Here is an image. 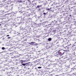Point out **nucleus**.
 I'll use <instances>...</instances> for the list:
<instances>
[{"label": "nucleus", "instance_id": "obj_1", "mask_svg": "<svg viewBox=\"0 0 76 76\" xmlns=\"http://www.w3.org/2000/svg\"><path fill=\"white\" fill-rule=\"evenodd\" d=\"M60 51H61V50H59L57 52H56L57 56L58 55V56H61V53H60Z\"/></svg>", "mask_w": 76, "mask_h": 76}, {"label": "nucleus", "instance_id": "obj_2", "mask_svg": "<svg viewBox=\"0 0 76 76\" xmlns=\"http://www.w3.org/2000/svg\"><path fill=\"white\" fill-rule=\"evenodd\" d=\"M35 43V42H31L30 43H29V44H30L31 45H36V44H34Z\"/></svg>", "mask_w": 76, "mask_h": 76}, {"label": "nucleus", "instance_id": "obj_3", "mask_svg": "<svg viewBox=\"0 0 76 76\" xmlns=\"http://www.w3.org/2000/svg\"><path fill=\"white\" fill-rule=\"evenodd\" d=\"M20 62H21V64H23V62H24V61L23 60H21L20 61Z\"/></svg>", "mask_w": 76, "mask_h": 76}, {"label": "nucleus", "instance_id": "obj_4", "mask_svg": "<svg viewBox=\"0 0 76 76\" xmlns=\"http://www.w3.org/2000/svg\"><path fill=\"white\" fill-rule=\"evenodd\" d=\"M28 64V63H26L25 64H22V65L23 66H26V64Z\"/></svg>", "mask_w": 76, "mask_h": 76}, {"label": "nucleus", "instance_id": "obj_5", "mask_svg": "<svg viewBox=\"0 0 76 76\" xmlns=\"http://www.w3.org/2000/svg\"><path fill=\"white\" fill-rule=\"evenodd\" d=\"M48 41H51V38H50L48 39Z\"/></svg>", "mask_w": 76, "mask_h": 76}, {"label": "nucleus", "instance_id": "obj_6", "mask_svg": "<svg viewBox=\"0 0 76 76\" xmlns=\"http://www.w3.org/2000/svg\"><path fill=\"white\" fill-rule=\"evenodd\" d=\"M40 7H41V6L39 5H39H38L37 6V8H39Z\"/></svg>", "mask_w": 76, "mask_h": 76}, {"label": "nucleus", "instance_id": "obj_7", "mask_svg": "<svg viewBox=\"0 0 76 76\" xmlns=\"http://www.w3.org/2000/svg\"><path fill=\"white\" fill-rule=\"evenodd\" d=\"M18 3H22V1H18Z\"/></svg>", "mask_w": 76, "mask_h": 76}, {"label": "nucleus", "instance_id": "obj_8", "mask_svg": "<svg viewBox=\"0 0 76 76\" xmlns=\"http://www.w3.org/2000/svg\"><path fill=\"white\" fill-rule=\"evenodd\" d=\"M38 69H41V68H42V67H41L40 66V67H38Z\"/></svg>", "mask_w": 76, "mask_h": 76}, {"label": "nucleus", "instance_id": "obj_9", "mask_svg": "<svg viewBox=\"0 0 76 76\" xmlns=\"http://www.w3.org/2000/svg\"><path fill=\"white\" fill-rule=\"evenodd\" d=\"M2 50H4V49H5V48L4 47H2Z\"/></svg>", "mask_w": 76, "mask_h": 76}, {"label": "nucleus", "instance_id": "obj_10", "mask_svg": "<svg viewBox=\"0 0 76 76\" xmlns=\"http://www.w3.org/2000/svg\"><path fill=\"white\" fill-rule=\"evenodd\" d=\"M50 9L49 8L47 9H46V10H50Z\"/></svg>", "mask_w": 76, "mask_h": 76}, {"label": "nucleus", "instance_id": "obj_11", "mask_svg": "<svg viewBox=\"0 0 76 76\" xmlns=\"http://www.w3.org/2000/svg\"><path fill=\"white\" fill-rule=\"evenodd\" d=\"M43 15H46V13H44Z\"/></svg>", "mask_w": 76, "mask_h": 76}, {"label": "nucleus", "instance_id": "obj_12", "mask_svg": "<svg viewBox=\"0 0 76 76\" xmlns=\"http://www.w3.org/2000/svg\"><path fill=\"white\" fill-rule=\"evenodd\" d=\"M7 37H9V35H8L7 36Z\"/></svg>", "mask_w": 76, "mask_h": 76}, {"label": "nucleus", "instance_id": "obj_13", "mask_svg": "<svg viewBox=\"0 0 76 76\" xmlns=\"http://www.w3.org/2000/svg\"><path fill=\"white\" fill-rule=\"evenodd\" d=\"M9 38H10V37H8V39H9Z\"/></svg>", "mask_w": 76, "mask_h": 76}, {"label": "nucleus", "instance_id": "obj_14", "mask_svg": "<svg viewBox=\"0 0 76 76\" xmlns=\"http://www.w3.org/2000/svg\"><path fill=\"white\" fill-rule=\"evenodd\" d=\"M64 52L63 54H61V55H63V54H64Z\"/></svg>", "mask_w": 76, "mask_h": 76}, {"label": "nucleus", "instance_id": "obj_15", "mask_svg": "<svg viewBox=\"0 0 76 76\" xmlns=\"http://www.w3.org/2000/svg\"><path fill=\"white\" fill-rule=\"evenodd\" d=\"M52 9V8H51V7L50 8V9Z\"/></svg>", "mask_w": 76, "mask_h": 76}, {"label": "nucleus", "instance_id": "obj_16", "mask_svg": "<svg viewBox=\"0 0 76 76\" xmlns=\"http://www.w3.org/2000/svg\"><path fill=\"white\" fill-rule=\"evenodd\" d=\"M28 66V65H26V66H25V67H26V66Z\"/></svg>", "mask_w": 76, "mask_h": 76}, {"label": "nucleus", "instance_id": "obj_17", "mask_svg": "<svg viewBox=\"0 0 76 76\" xmlns=\"http://www.w3.org/2000/svg\"><path fill=\"white\" fill-rule=\"evenodd\" d=\"M39 10H41L40 9H39Z\"/></svg>", "mask_w": 76, "mask_h": 76}, {"label": "nucleus", "instance_id": "obj_18", "mask_svg": "<svg viewBox=\"0 0 76 76\" xmlns=\"http://www.w3.org/2000/svg\"><path fill=\"white\" fill-rule=\"evenodd\" d=\"M0 26H1V24H0Z\"/></svg>", "mask_w": 76, "mask_h": 76}, {"label": "nucleus", "instance_id": "obj_19", "mask_svg": "<svg viewBox=\"0 0 76 76\" xmlns=\"http://www.w3.org/2000/svg\"><path fill=\"white\" fill-rule=\"evenodd\" d=\"M50 11H52V10H50Z\"/></svg>", "mask_w": 76, "mask_h": 76}, {"label": "nucleus", "instance_id": "obj_20", "mask_svg": "<svg viewBox=\"0 0 76 76\" xmlns=\"http://www.w3.org/2000/svg\"><path fill=\"white\" fill-rule=\"evenodd\" d=\"M44 11H45V10H43V12H44Z\"/></svg>", "mask_w": 76, "mask_h": 76}, {"label": "nucleus", "instance_id": "obj_21", "mask_svg": "<svg viewBox=\"0 0 76 76\" xmlns=\"http://www.w3.org/2000/svg\"><path fill=\"white\" fill-rule=\"evenodd\" d=\"M28 69H29V68H28Z\"/></svg>", "mask_w": 76, "mask_h": 76}, {"label": "nucleus", "instance_id": "obj_22", "mask_svg": "<svg viewBox=\"0 0 76 76\" xmlns=\"http://www.w3.org/2000/svg\"><path fill=\"white\" fill-rule=\"evenodd\" d=\"M18 1L19 0H17Z\"/></svg>", "mask_w": 76, "mask_h": 76}]
</instances>
